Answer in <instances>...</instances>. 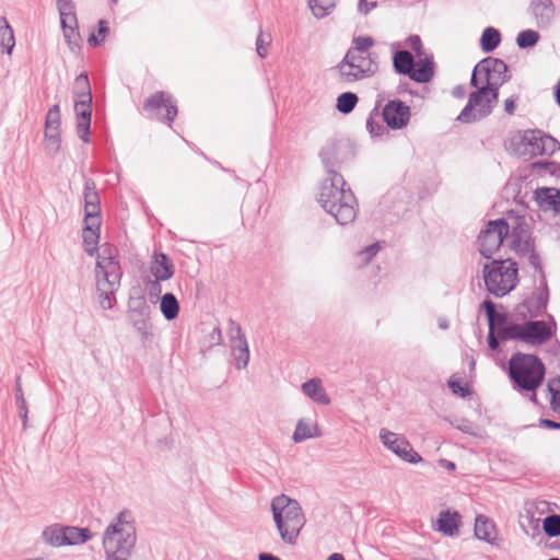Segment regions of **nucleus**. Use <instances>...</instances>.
<instances>
[{
	"label": "nucleus",
	"mask_w": 560,
	"mask_h": 560,
	"mask_svg": "<svg viewBox=\"0 0 560 560\" xmlns=\"http://www.w3.org/2000/svg\"><path fill=\"white\" fill-rule=\"evenodd\" d=\"M509 79V67L504 60L494 57L481 59L474 67L470 78V85L476 90L469 94L456 120L471 124L488 117L498 103L500 88Z\"/></svg>",
	"instance_id": "obj_1"
},
{
	"label": "nucleus",
	"mask_w": 560,
	"mask_h": 560,
	"mask_svg": "<svg viewBox=\"0 0 560 560\" xmlns=\"http://www.w3.org/2000/svg\"><path fill=\"white\" fill-rule=\"evenodd\" d=\"M318 202L340 225L354 221L358 200L342 175L327 177L320 185Z\"/></svg>",
	"instance_id": "obj_2"
},
{
	"label": "nucleus",
	"mask_w": 560,
	"mask_h": 560,
	"mask_svg": "<svg viewBox=\"0 0 560 560\" xmlns=\"http://www.w3.org/2000/svg\"><path fill=\"white\" fill-rule=\"evenodd\" d=\"M508 375L512 388L532 401H537V389L541 387L546 368L536 354L515 352L508 362Z\"/></svg>",
	"instance_id": "obj_3"
},
{
	"label": "nucleus",
	"mask_w": 560,
	"mask_h": 560,
	"mask_svg": "<svg viewBox=\"0 0 560 560\" xmlns=\"http://www.w3.org/2000/svg\"><path fill=\"white\" fill-rule=\"evenodd\" d=\"M137 541L135 517L130 510L119 512L103 534L107 560H129Z\"/></svg>",
	"instance_id": "obj_4"
},
{
	"label": "nucleus",
	"mask_w": 560,
	"mask_h": 560,
	"mask_svg": "<svg viewBox=\"0 0 560 560\" xmlns=\"http://www.w3.org/2000/svg\"><path fill=\"white\" fill-rule=\"evenodd\" d=\"M122 270L114 249L104 247L97 254L95 265L96 292L103 310H112L116 304V292L120 288Z\"/></svg>",
	"instance_id": "obj_5"
},
{
	"label": "nucleus",
	"mask_w": 560,
	"mask_h": 560,
	"mask_svg": "<svg viewBox=\"0 0 560 560\" xmlns=\"http://www.w3.org/2000/svg\"><path fill=\"white\" fill-rule=\"evenodd\" d=\"M271 512L281 539L285 544L294 545L305 524L299 502L285 494L277 495L271 501Z\"/></svg>",
	"instance_id": "obj_6"
},
{
	"label": "nucleus",
	"mask_w": 560,
	"mask_h": 560,
	"mask_svg": "<svg viewBox=\"0 0 560 560\" xmlns=\"http://www.w3.org/2000/svg\"><path fill=\"white\" fill-rule=\"evenodd\" d=\"M393 70L396 74L406 75L416 83H429L435 74L433 55L416 60L409 50L401 48V42L390 44Z\"/></svg>",
	"instance_id": "obj_7"
},
{
	"label": "nucleus",
	"mask_w": 560,
	"mask_h": 560,
	"mask_svg": "<svg viewBox=\"0 0 560 560\" xmlns=\"http://www.w3.org/2000/svg\"><path fill=\"white\" fill-rule=\"evenodd\" d=\"M509 226L511 248L520 256L526 257L534 269H540L541 259L536 252L535 240L532 236V229L525 215L514 210L506 212L502 218Z\"/></svg>",
	"instance_id": "obj_8"
},
{
	"label": "nucleus",
	"mask_w": 560,
	"mask_h": 560,
	"mask_svg": "<svg viewBox=\"0 0 560 560\" xmlns=\"http://www.w3.org/2000/svg\"><path fill=\"white\" fill-rule=\"evenodd\" d=\"M482 273L486 290L495 298L508 295L518 283V267L511 258L492 259L485 264Z\"/></svg>",
	"instance_id": "obj_9"
},
{
	"label": "nucleus",
	"mask_w": 560,
	"mask_h": 560,
	"mask_svg": "<svg viewBox=\"0 0 560 560\" xmlns=\"http://www.w3.org/2000/svg\"><path fill=\"white\" fill-rule=\"evenodd\" d=\"M74 110L77 115V132L84 142H90L92 118V91L86 72H81L73 84Z\"/></svg>",
	"instance_id": "obj_10"
},
{
	"label": "nucleus",
	"mask_w": 560,
	"mask_h": 560,
	"mask_svg": "<svg viewBox=\"0 0 560 560\" xmlns=\"http://www.w3.org/2000/svg\"><path fill=\"white\" fill-rule=\"evenodd\" d=\"M354 155L353 144L345 138L328 139L319 151V159L326 170L327 177L341 175L337 170L350 162Z\"/></svg>",
	"instance_id": "obj_11"
},
{
	"label": "nucleus",
	"mask_w": 560,
	"mask_h": 560,
	"mask_svg": "<svg viewBox=\"0 0 560 560\" xmlns=\"http://www.w3.org/2000/svg\"><path fill=\"white\" fill-rule=\"evenodd\" d=\"M508 236L509 226L503 219L489 220L478 235L480 255L491 259Z\"/></svg>",
	"instance_id": "obj_12"
},
{
	"label": "nucleus",
	"mask_w": 560,
	"mask_h": 560,
	"mask_svg": "<svg viewBox=\"0 0 560 560\" xmlns=\"http://www.w3.org/2000/svg\"><path fill=\"white\" fill-rule=\"evenodd\" d=\"M143 109L150 117L172 126L178 109L173 96L164 91H158L145 100Z\"/></svg>",
	"instance_id": "obj_13"
},
{
	"label": "nucleus",
	"mask_w": 560,
	"mask_h": 560,
	"mask_svg": "<svg viewBox=\"0 0 560 560\" xmlns=\"http://www.w3.org/2000/svg\"><path fill=\"white\" fill-rule=\"evenodd\" d=\"M380 440L387 450L392 451L402 460L410 464H418L422 462L421 455L412 448L409 441L404 436H400L387 429H381Z\"/></svg>",
	"instance_id": "obj_14"
},
{
	"label": "nucleus",
	"mask_w": 560,
	"mask_h": 560,
	"mask_svg": "<svg viewBox=\"0 0 560 560\" xmlns=\"http://www.w3.org/2000/svg\"><path fill=\"white\" fill-rule=\"evenodd\" d=\"M382 117L392 130H400L410 121L411 109L399 98L389 100L382 109Z\"/></svg>",
	"instance_id": "obj_15"
},
{
	"label": "nucleus",
	"mask_w": 560,
	"mask_h": 560,
	"mask_svg": "<svg viewBox=\"0 0 560 560\" xmlns=\"http://www.w3.org/2000/svg\"><path fill=\"white\" fill-rule=\"evenodd\" d=\"M535 271L539 275L537 292L518 306V312H522V308H526L530 317L541 316L546 312L549 301V289L542 264H540V269H535Z\"/></svg>",
	"instance_id": "obj_16"
},
{
	"label": "nucleus",
	"mask_w": 560,
	"mask_h": 560,
	"mask_svg": "<svg viewBox=\"0 0 560 560\" xmlns=\"http://www.w3.org/2000/svg\"><path fill=\"white\" fill-rule=\"evenodd\" d=\"M352 57H345L334 67L338 73V79L345 84H352L354 82L372 78L370 69H364L362 65L351 62Z\"/></svg>",
	"instance_id": "obj_17"
},
{
	"label": "nucleus",
	"mask_w": 560,
	"mask_h": 560,
	"mask_svg": "<svg viewBox=\"0 0 560 560\" xmlns=\"http://www.w3.org/2000/svg\"><path fill=\"white\" fill-rule=\"evenodd\" d=\"M231 329V351L235 360V366L243 370L249 362V348L245 335L238 324L232 323Z\"/></svg>",
	"instance_id": "obj_18"
},
{
	"label": "nucleus",
	"mask_w": 560,
	"mask_h": 560,
	"mask_svg": "<svg viewBox=\"0 0 560 560\" xmlns=\"http://www.w3.org/2000/svg\"><path fill=\"white\" fill-rule=\"evenodd\" d=\"M528 13L538 28H548L555 21L556 7L552 0H530Z\"/></svg>",
	"instance_id": "obj_19"
},
{
	"label": "nucleus",
	"mask_w": 560,
	"mask_h": 560,
	"mask_svg": "<svg viewBox=\"0 0 560 560\" xmlns=\"http://www.w3.org/2000/svg\"><path fill=\"white\" fill-rule=\"evenodd\" d=\"M84 198V221L91 219H100L101 217V200L96 189V184L93 178L84 177L83 186Z\"/></svg>",
	"instance_id": "obj_20"
},
{
	"label": "nucleus",
	"mask_w": 560,
	"mask_h": 560,
	"mask_svg": "<svg viewBox=\"0 0 560 560\" xmlns=\"http://www.w3.org/2000/svg\"><path fill=\"white\" fill-rule=\"evenodd\" d=\"M555 330L545 320L525 322V342L532 346L546 343L553 336Z\"/></svg>",
	"instance_id": "obj_21"
},
{
	"label": "nucleus",
	"mask_w": 560,
	"mask_h": 560,
	"mask_svg": "<svg viewBox=\"0 0 560 560\" xmlns=\"http://www.w3.org/2000/svg\"><path fill=\"white\" fill-rule=\"evenodd\" d=\"M150 273L158 280H170L175 273V267L168 255L154 252L150 262Z\"/></svg>",
	"instance_id": "obj_22"
},
{
	"label": "nucleus",
	"mask_w": 560,
	"mask_h": 560,
	"mask_svg": "<svg viewBox=\"0 0 560 560\" xmlns=\"http://www.w3.org/2000/svg\"><path fill=\"white\" fill-rule=\"evenodd\" d=\"M534 196L541 210H552L560 213V189L541 187L535 190Z\"/></svg>",
	"instance_id": "obj_23"
},
{
	"label": "nucleus",
	"mask_w": 560,
	"mask_h": 560,
	"mask_svg": "<svg viewBox=\"0 0 560 560\" xmlns=\"http://www.w3.org/2000/svg\"><path fill=\"white\" fill-rule=\"evenodd\" d=\"M460 515L456 511H441L436 520V529L445 536H454L458 533Z\"/></svg>",
	"instance_id": "obj_24"
},
{
	"label": "nucleus",
	"mask_w": 560,
	"mask_h": 560,
	"mask_svg": "<svg viewBox=\"0 0 560 560\" xmlns=\"http://www.w3.org/2000/svg\"><path fill=\"white\" fill-rule=\"evenodd\" d=\"M301 389L302 393L313 402L328 406L331 401L324 387L322 386L319 378H311L304 382L301 386Z\"/></svg>",
	"instance_id": "obj_25"
},
{
	"label": "nucleus",
	"mask_w": 560,
	"mask_h": 560,
	"mask_svg": "<svg viewBox=\"0 0 560 560\" xmlns=\"http://www.w3.org/2000/svg\"><path fill=\"white\" fill-rule=\"evenodd\" d=\"M85 226L83 230V243L85 245V252L89 256H93L97 252V243L100 238L101 219H91V221H84Z\"/></svg>",
	"instance_id": "obj_26"
},
{
	"label": "nucleus",
	"mask_w": 560,
	"mask_h": 560,
	"mask_svg": "<svg viewBox=\"0 0 560 560\" xmlns=\"http://www.w3.org/2000/svg\"><path fill=\"white\" fill-rule=\"evenodd\" d=\"M475 536L486 542L492 544L495 539V526L485 515H477L475 520Z\"/></svg>",
	"instance_id": "obj_27"
},
{
	"label": "nucleus",
	"mask_w": 560,
	"mask_h": 560,
	"mask_svg": "<svg viewBox=\"0 0 560 560\" xmlns=\"http://www.w3.org/2000/svg\"><path fill=\"white\" fill-rule=\"evenodd\" d=\"M480 308L486 313L489 329L497 330L508 323V315L495 311V304L487 299L480 304Z\"/></svg>",
	"instance_id": "obj_28"
},
{
	"label": "nucleus",
	"mask_w": 560,
	"mask_h": 560,
	"mask_svg": "<svg viewBox=\"0 0 560 560\" xmlns=\"http://www.w3.org/2000/svg\"><path fill=\"white\" fill-rule=\"evenodd\" d=\"M60 24L69 49L74 54L79 52L82 47V38L78 27V20Z\"/></svg>",
	"instance_id": "obj_29"
},
{
	"label": "nucleus",
	"mask_w": 560,
	"mask_h": 560,
	"mask_svg": "<svg viewBox=\"0 0 560 560\" xmlns=\"http://www.w3.org/2000/svg\"><path fill=\"white\" fill-rule=\"evenodd\" d=\"M502 40L501 33L493 26H487L480 36L479 45L485 54L492 52L495 50Z\"/></svg>",
	"instance_id": "obj_30"
},
{
	"label": "nucleus",
	"mask_w": 560,
	"mask_h": 560,
	"mask_svg": "<svg viewBox=\"0 0 560 560\" xmlns=\"http://www.w3.org/2000/svg\"><path fill=\"white\" fill-rule=\"evenodd\" d=\"M345 57H352L353 59H350L351 62H354L357 65H362L364 69H370L371 74L374 75L380 67L377 61V54L376 52H355V50H347Z\"/></svg>",
	"instance_id": "obj_31"
},
{
	"label": "nucleus",
	"mask_w": 560,
	"mask_h": 560,
	"mask_svg": "<svg viewBox=\"0 0 560 560\" xmlns=\"http://www.w3.org/2000/svg\"><path fill=\"white\" fill-rule=\"evenodd\" d=\"M128 313L130 320L150 318L151 307L144 296L130 298Z\"/></svg>",
	"instance_id": "obj_32"
},
{
	"label": "nucleus",
	"mask_w": 560,
	"mask_h": 560,
	"mask_svg": "<svg viewBox=\"0 0 560 560\" xmlns=\"http://www.w3.org/2000/svg\"><path fill=\"white\" fill-rule=\"evenodd\" d=\"M160 311L166 320H173L178 316L179 303L173 293L166 292L161 296Z\"/></svg>",
	"instance_id": "obj_33"
},
{
	"label": "nucleus",
	"mask_w": 560,
	"mask_h": 560,
	"mask_svg": "<svg viewBox=\"0 0 560 560\" xmlns=\"http://www.w3.org/2000/svg\"><path fill=\"white\" fill-rule=\"evenodd\" d=\"M15 46V38L12 27L4 16H0V47L2 52L12 54Z\"/></svg>",
	"instance_id": "obj_34"
},
{
	"label": "nucleus",
	"mask_w": 560,
	"mask_h": 560,
	"mask_svg": "<svg viewBox=\"0 0 560 560\" xmlns=\"http://www.w3.org/2000/svg\"><path fill=\"white\" fill-rule=\"evenodd\" d=\"M498 336L502 341L521 340L525 342V323H506L498 329Z\"/></svg>",
	"instance_id": "obj_35"
},
{
	"label": "nucleus",
	"mask_w": 560,
	"mask_h": 560,
	"mask_svg": "<svg viewBox=\"0 0 560 560\" xmlns=\"http://www.w3.org/2000/svg\"><path fill=\"white\" fill-rule=\"evenodd\" d=\"M65 533V546L84 544L91 538V532L85 527L66 526Z\"/></svg>",
	"instance_id": "obj_36"
},
{
	"label": "nucleus",
	"mask_w": 560,
	"mask_h": 560,
	"mask_svg": "<svg viewBox=\"0 0 560 560\" xmlns=\"http://www.w3.org/2000/svg\"><path fill=\"white\" fill-rule=\"evenodd\" d=\"M65 527L59 524L47 526L42 533L43 540L52 547L65 546Z\"/></svg>",
	"instance_id": "obj_37"
},
{
	"label": "nucleus",
	"mask_w": 560,
	"mask_h": 560,
	"mask_svg": "<svg viewBox=\"0 0 560 560\" xmlns=\"http://www.w3.org/2000/svg\"><path fill=\"white\" fill-rule=\"evenodd\" d=\"M540 138H542V131L540 130H526L522 136V142L525 145V149L532 155H541L540 152Z\"/></svg>",
	"instance_id": "obj_38"
},
{
	"label": "nucleus",
	"mask_w": 560,
	"mask_h": 560,
	"mask_svg": "<svg viewBox=\"0 0 560 560\" xmlns=\"http://www.w3.org/2000/svg\"><path fill=\"white\" fill-rule=\"evenodd\" d=\"M316 436H319L317 425L308 424V423L304 422V420L301 419L296 423L295 430L292 435V440L295 443H300L307 439H312V438H316Z\"/></svg>",
	"instance_id": "obj_39"
},
{
	"label": "nucleus",
	"mask_w": 560,
	"mask_h": 560,
	"mask_svg": "<svg viewBox=\"0 0 560 560\" xmlns=\"http://www.w3.org/2000/svg\"><path fill=\"white\" fill-rule=\"evenodd\" d=\"M337 0H308V8L316 19L329 15L336 7Z\"/></svg>",
	"instance_id": "obj_40"
},
{
	"label": "nucleus",
	"mask_w": 560,
	"mask_h": 560,
	"mask_svg": "<svg viewBox=\"0 0 560 560\" xmlns=\"http://www.w3.org/2000/svg\"><path fill=\"white\" fill-rule=\"evenodd\" d=\"M366 130L371 135L372 138L382 137L383 135H389L388 127L384 126L378 120L377 108H374L366 119Z\"/></svg>",
	"instance_id": "obj_41"
},
{
	"label": "nucleus",
	"mask_w": 560,
	"mask_h": 560,
	"mask_svg": "<svg viewBox=\"0 0 560 560\" xmlns=\"http://www.w3.org/2000/svg\"><path fill=\"white\" fill-rule=\"evenodd\" d=\"M359 102V97L353 92H343L338 95L336 102V108L341 114H350Z\"/></svg>",
	"instance_id": "obj_42"
},
{
	"label": "nucleus",
	"mask_w": 560,
	"mask_h": 560,
	"mask_svg": "<svg viewBox=\"0 0 560 560\" xmlns=\"http://www.w3.org/2000/svg\"><path fill=\"white\" fill-rule=\"evenodd\" d=\"M540 39V35L537 31L527 28L521 31L516 36V45L520 49H528L535 47Z\"/></svg>",
	"instance_id": "obj_43"
},
{
	"label": "nucleus",
	"mask_w": 560,
	"mask_h": 560,
	"mask_svg": "<svg viewBox=\"0 0 560 560\" xmlns=\"http://www.w3.org/2000/svg\"><path fill=\"white\" fill-rule=\"evenodd\" d=\"M57 9L60 15V23L75 22V4L72 0L57 2Z\"/></svg>",
	"instance_id": "obj_44"
},
{
	"label": "nucleus",
	"mask_w": 560,
	"mask_h": 560,
	"mask_svg": "<svg viewBox=\"0 0 560 560\" xmlns=\"http://www.w3.org/2000/svg\"><path fill=\"white\" fill-rule=\"evenodd\" d=\"M61 122L60 107L58 104L51 106L46 116L45 131H59Z\"/></svg>",
	"instance_id": "obj_45"
},
{
	"label": "nucleus",
	"mask_w": 560,
	"mask_h": 560,
	"mask_svg": "<svg viewBox=\"0 0 560 560\" xmlns=\"http://www.w3.org/2000/svg\"><path fill=\"white\" fill-rule=\"evenodd\" d=\"M542 529L545 534L552 538L560 535V515L551 514L544 518Z\"/></svg>",
	"instance_id": "obj_46"
},
{
	"label": "nucleus",
	"mask_w": 560,
	"mask_h": 560,
	"mask_svg": "<svg viewBox=\"0 0 560 560\" xmlns=\"http://www.w3.org/2000/svg\"><path fill=\"white\" fill-rule=\"evenodd\" d=\"M108 33H109V27L107 26V22L104 20H100L97 23V34H95V33L90 34V36L88 38L89 45H91L93 47L100 46L104 42V39L108 35Z\"/></svg>",
	"instance_id": "obj_47"
},
{
	"label": "nucleus",
	"mask_w": 560,
	"mask_h": 560,
	"mask_svg": "<svg viewBox=\"0 0 560 560\" xmlns=\"http://www.w3.org/2000/svg\"><path fill=\"white\" fill-rule=\"evenodd\" d=\"M405 46H408L413 52L417 59L424 58V56H430L431 54L427 55L423 49L422 39L419 35H410L408 36L404 43Z\"/></svg>",
	"instance_id": "obj_48"
},
{
	"label": "nucleus",
	"mask_w": 560,
	"mask_h": 560,
	"mask_svg": "<svg viewBox=\"0 0 560 560\" xmlns=\"http://www.w3.org/2000/svg\"><path fill=\"white\" fill-rule=\"evenodd\" d=\"M381 249V245L378 242L376 243H373L366 247H364L363 249L359 250L357 256L358 258L360 259V266H365L368 265L374 256H376V254L380 252Z\"/></svg>",
	"instance_id": "obj_49"
},
{
	"label": "nucleus",
	"mask_w": 560,
	"mask_h": 560,
	"mask_svg": "<svg viewBox=\"0 0 560 560\" xmlns=\"http://www.w3.org/2000/svg\"><path fill=\"white\" fill-rule=\"evenodd\" d=\"M353 46L348 50H355V52H371L370 48L374 45V39L370 36H357L352 40Z\"/></svg>",
	"instance_id": "obj_50"
},
{
	"label": "nucleus",
	"mask_w": 560,
	"mask_h": 560,
	"mask_svg": "<svg viewBox=\"0 0 560 560\" xmlns=\"http://www.w3.org/2000/svg\"><path fill=\"white\" fill-rule=\"evenodd\" d=\"M541 142L540 152L544 154H553L556 150L560 149V142L553 137L542 132V138L539 139Z\"/></svg>",
	"instance_id": "obj_51"
},
{
	"label": "nucleus",
	"mask_w": 560,
	"mask_h": 560,
	"mask_svg": "<svg viewBox=\"0 0 560 560\" xmlns=\"http://www.w3.org/2000/svg\"><path fill=\"white\" fill-rule=\"evenodd\" d=\"M447 386L454 395H457L462 398H466L471 393L467 384H463L460 380L455 378L454 376L450 377L447 381Z\"/></svg>",
	"instance_id": "obj_52"
},
{
	"label": "nucleus",
	"mask_w": 560,
	"mask_h": 560,
	"mask_svg": "<svg viewBox=\"0 0 560 560\" xmlns=\"http://www.w3.org/2000/svg\"><path fill=\"white\" fill-rule=\"evenodd\" d=\"M132 327L140 334L142 340H149L152 337L150 318L130 320Z\"/></svg>",
	"instance_id": "obj_53"
},
{
	"label": "nucleus",
	"mask_w": 560,
	"mask_h": 560,
	"mask_svg": "<svg viewBox=\"0 0 560 560\" xmlns=\"http://www.w3.org/2000/svg\"><path fill=\"white\" fill-rule=\"evenodd\" d=\"M270 35H265L260 32L256 39V51L260 58H265L268 54V46L270 45Z\"/></svg>",
	"instance_id": "obj_54"
},
{
	"label": "nucleus",
	"mask_w": 560,
	"mask_h": 560,
	"mask_svg": "<svg viewBox=\"0 0 560 560\" xmlns=\"http://www.w3.org/2000/svg\"><path fill=\"white\" fill-rule=\"evenodd\" d=\"M45 137H46V147L49 151H51L52 153H56L58 152V150L60 149V143H61V139H60V132L59 131H45Z\"/></svg>",
	"instance_id": "obj_55"
},
{
	"label": "nucleus",
	"mask_w": 560,
	"mask_h": 560,
	"mask_svg": "<svg viewBox=\"0 0 560 560\" xmlns=\"http://www.w3.org/2000/svg\"><path fill=\"white\" fill-rule=\"evenodd\" d=\"M163 280H158L155 278L153 279H149L147 281V290H148V294L151 299V301L153 300H158L160 296H161V293H162V285H161V282Z\"/></svg>",
	"instance_id": "obj_56"
},
{
	"label": "nucleus",
	"mask_w": 560,
	"mask_h": 560,
	"mask_svg": "<svg viewBox=\"0 0 560 560\" xmlns=\"http://www.w3.org/2000/svg\"><path fill=\"white\" fill-rule=\"evenodd\" d=\"M15 404L19 407H27L24 393L22 389L21 376L18 375L15 378Z\"/></svg>",
	"instance_id": "obj_57"
},
{
	"label": "nucleus",
	"mask_w": 560,
	"mask_h": 560,
	"mask_svg": "<svg viewBox=\"0 0 560 560\" xmlns=\"http://www.w3.org/2000/svg\"><path fill=\"white\" fill-rule=\"evenodd\" d=\"M532 166H533V170H535V171H538V172L544 171L545 173L553 174L556 163L549 162V161H537V162H534L532 164Z\"/></svg>",
	"instance_id": "obj_58"
},
{
	"label": "nucleus",
	"mask_w": 560,
	"mask_h": 560,
	"mask_svg": "<svg viewBox=\"0 0 560 560\" xmlns=\"http://www.w3.org/2000/svg\"><path fill=\"white\" fill-rule=\"evenodd\" d=\"M500 341H502V340L498 336L497 330L489 329L488 337H487L488 347L491 350H498L500 348Z\"/></svg>",
	"instance_id": "obj_59"
},
{
	"label": "nucleus",
	"mask_w": 560,
	"mask_h": 560,
	"mask_svg": "<svg viewBox=\"0 0 560 560\" xmlns=\"http://www.w3.org/2000/svg\"><path fill=\"white\" fill-rule=\"evenodd\" d=\"M377 5V2L376 1H368V0H359V3H358V11L363 14V15H366L368 13H370L374 8H376Z\"/></svg>",
	"instance_id": "obj_60"
},
{
	"label": "nucleus",
	"mask_w": 560,
	"mask_h": 560,
	"mask_svg": "<svg viewBox=\"0 0 560 560\" xmlns=\"http://www.w3.org/2000/svg\"><path fill=\"white\" fill-rule=\"evenodd\" d=\"M452 424L463 433L474 434V424L466 419H462L457 423L452 422Z\"/></svg>",
	"instance_id": "obj_61"
},
{
	"label": "nucleus",
	"mask_w": 560,
	"mask_h": 560,
	"mask_svg": "<svg viewBox=\"0 0 560 560\" xmlns=\"http://www.w3.org/2000/svg\"><path fill=\"white\" fill-rule=\"evenodd\" d=\"M539 427L548 430H560V421H555L548 418H540Z\"/></svg>",
	"instance_id": "obj_62"
},
{
	"label": "nucleus",
	"mask_w": 560,
	"mask_h": 560,
	"mask_svg": "<svg viewBox=\"0 0 560 560\" xmlns=\"http://www.w3.org/2000/svg\"><path fill=\"white\" fill-rule=\"evenodd\" d=\"M547 390L549 395H560V377L549 380Z\"/></svg>",
	"instance_id": "obj_63"
},
{
	"label": "nucleus",
	"mask_w": 560,
	"mask_h": 560,
	"mask_svg": "<svg viewBox=\"0 0 560 560\" xmlns=\"http://www.w3.org/2000/svg\"><path fill=\"white\" fill-rule=\"evenodd\" d=\"M517 96H511L504 102V110L508 115H513L516 107Z\"/></svg>",
	"instance_id": "obj_64"
}]
</instances>
